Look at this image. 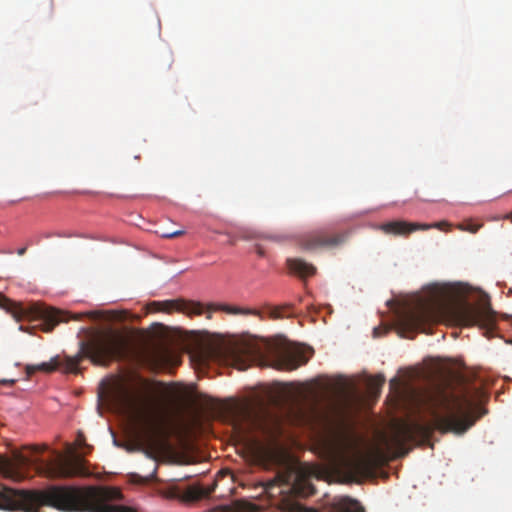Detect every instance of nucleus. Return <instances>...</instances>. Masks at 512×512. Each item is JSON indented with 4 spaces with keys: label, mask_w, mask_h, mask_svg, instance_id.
Returning a JSON list of instances; mask_svg holds the SVG:
<instances>
[{
    "label": "nucleus",
    "mask_w": 512,
    "mask_h": 512,
    "mask_svg": "<svg viewBox=\"0 0 512 512\" xmlns=\"http://www.w3.org/2000/svg\"><path fill=\"white\" fill-rule=\"evenodd\" d=\"M449 323L460 326H475L487 332L495 325L494 312L489 304L474 306L455 303L443 295L419 301L414 307L401 311L396 320L402 336L417 331L426 332L425 327L433 323Z\"/></svg>",
    "instance_id": "2"
},
{
    "label": "nucleus",
    "mask_w": 512,
    "mask_h": 512,
    "mask_svg": "<svg viewBox=\"0 0 512 512\" xmlns=\"http://www.w3.org/2000/svg\"><path fill=\"white\" fill-rule=\"evenodd\" d=\"M479 394L478 389L465 390L461 394L443 388L428 392L423 397V403L431 421L397 424L390 440L385 439L386 445L393 447L398 456H405L408 453L406 444L414 441L417 436L428 437L435 430L442 433H465L486 413V410L477 405Z\"/></svg>",
    "instance_id": "1"
},
{
    "label": "nucleus",
    "mask_w": 512,
    "mask_h": 512,
    "mask_svg": "<svg viewBox=\"0 0 512 512\" xmlns=\"http://www.w3.org/2000/svg\"><path fill=\"white\" fill-rule=\"evenodd\" d=\"M283 315H282V308H273L271 311H270V318L272 319H279V318H282Z\"/></svg>",
    "instance_id": "24"
},
{
    "label": "nucleus",
    "mask_w": 512,
    "mask_h": 512,
    "mask_svg": "<svg viewBox=\"0 0 512 512\" xmlns=\"http://www.w3.org/2000/svg\"><path fill=\"white\" fill-rule=\"evenodd\" d=\"M183 234H184L183 230H176V231L169 232V233H163L162 237H164V238H174V237L181 236Z\"/></svg>",
    "instance_id": "25"
},
{
    "label": "nucleus",
    "mask_w": 512,
    "mask_h": 512,
    "mask_svg": "<svg viewBox=\"0 0 512 512\" xmlns=\"http://www.w3.org/2000/svg\"><path fill=\"white\" fill-rule=\"evenodd\" d=\"M253 422L254 425L258 426L267 441L272 444H274L282 434L281 424L277 419L257 417Z\"/></svg>",
    "instance_id": "13"
},
{
    "label": "nucleus",
    "mask_w": 512,
    "mask_h": 512,
    "mask_svg": "<svg viewBox=\"0 0 512 512\" xmlns=\"http://www.w3.org/2000/svg\"><path fill=\"white\" fill-rule=\"evenodd\" d=\"M385 383V378L382 375L375 376L371 378L368 382V388L372 394H379L381 387Z\"/></svg>",
    "instance_id": "22"
},
{
    "label": "nucleus",
    "mask_w": 512,
    "mask_h": 512,
    "mask_svg": "<svg viewBox=\"0 0 512 512\" xmlns=\"http://www.w3.org/2000/svg\"><path fill=\"white\" fill-rule=\"evenodd\" d=\"M287 267L289 270L298 275L300 278L313 276L316 273V267L299 258L287 259Z\"/></svg>",
    "instance_id": "15"
},
{
    "label": "nucleus",
    "mask_w": 512,
    "mask_h": 512,
    "mask_svg": "<svg viewBox=\"0 0 512 512\" xmlns=\"http://www.w3.org/2000/svg\"><path fill=\"white\" fill-rule=\"evenodd\" d=\"M435 225L429 224H418V223H410L407 221H390L383 223L379 226V229L385 234L391 235H408L418 229L427 230Z\"/></svg>",
    "instance_id": "12"
},
{
    "label": "nucleus",
    "mask_w": 512,
    "mask_h": 512,
    "mask_svg": "<svg viewBox=\"0 0 512 512\" xmlns=\"http://www.w3.org/2000/svg\"><path fill=\"white\" fill-rule=\"evenodd\" d=\"M504 218H505V219H509V220L512 222V212H511V213L506 214Z\"/></svg>",
    "instance_id": "30"
},
{
    "label": "nucleus",
    "mask_w": 512,
    "mask_h": 512,
    "mask_svg": "<svg viewBox=\"0 0 512 512\" xmlns=\"http://www.w3.org/2000/svg\"><path fill=\"white\" fill-rule=\"evenodd\" d=\"M131 351V339L118 331L108 330L95 335L86 348L91 360L104 365L113 359H127Z\"/></svg>",
    "instance_id": "7"
},
{
    "label": "nucleus",
    "mask_w": 512,
    "mask_h": 512,
    "mask_svg": "<svg viewBox=\"0 0 512 512\" xmlns=\"http://www.w3.org/2000/svg\"><path fill=\"white\" fill-rule=\"evenodd\" d=\"M387 332V329L386 328H382V327H375L373 329V336L374 337H379L383 334H385Z\"/></svg>",
    "instance_id": "26"
},
{
    "label": "nucleus",
    "mask_w": 512,
    "mask_h": 512,
    "mask_svg": "<svg viewBox=\"0 0 512 512\" xmlns=\"http://www.w3.org/2000/svg\"><path fill=\"white\" fill-rule=\"evenodd\" d=\"M142 391L123 392L119 397V402L127 410L133 421L139 438L148 450H153L161 446L165 432L161 416L151 407L152 386L149 381L142 379Z\"/></svg>",
    "instance_id": "5"
},
{
    "label": "nucleus",
    "mask_w": 512,
    "mask_h": 512,
    "mask_svg": "<svg viewBox=\"0 0 512 512\" xmlns=\"http://www.w3.org/2000/svg\"><path fill=\"white\" fill-rule=\"evenodd\" d=\"M46 449H47V446H45V445L41 446V447L40 446H33L31 448L32 452H34V453H41V452L45 451Z\"/></svg>",
    "instance_id": "27"
},
{
    "label": "nucleus",
    "mask_w": 512,
    "mask_h": 512,
    "mask_svg": "<svg viewBox=\"0 0 512 512\" xmlns=\"http://www.w3.org/2000/svg\"><path fill=\"white\" fill-rule=\"evenodd\" d=\"M42 506L64 512H93V486H50L43 490L0 487V509L39 512Z\"/></svg>",
    "instance_id": "3"
},
{
    "label": "nucleus",
    "mask_w": 512,
    "mask_h": 512,
    "mask_svg": "<svg viewBox=\"0 0 512 512\" xmlns=\"http://www.w3.org/2000/svg\"><path fill=\"white\" fill-rule=\"evenodd\" d=\"M0 307L11 312L16 319H19L23 314L22 308L19 307V305L16 302L10 300L2 293H0Z\"/></svg>",
    "instance_id": "19"
},
{
    "label": "nucleus",
    "mask_w": 512,
    "mask_h": 512,
    "mask_svg": "<svg viewBox=\"0 0 512 512\" xmlns=\"http://www.w3.org/2000/svg\"><path fill=\"white\" fill-rule=\"evenodd\" d=\"M213 487H202V486H189L183 493V498L186 501L194 502L208 497L212 492Z\"/></svg>",
    "instance_id": "17"
},
{
    "label": "nucleus",
    "mask_w": 512,
    "mask_h": 512,
    "mask_svg": "<svg viewBox=\"0 0 512 512\" xmlns=\"http://www.w3.org/2000/svg\"><path fill=\"white\" fill-rule=\"evenodd\" d=\"M26 251H27V248H26V247H22V248H19V249L17 250V254H18L19 256H23V255L26 253Z\"/></svg>",
    "instance_id": "28"
},
{
    "label": "nucleus",
    "mask_w": 512,
    "mask_h": 512,
    "mask_svg": "<svg viewBox=\"0 0 512 512\" xmlns=\"http://www.w3.org/2000/svg\"><path fill=\"white\" fill-rule=\"evenodd\" d=\"M399 384V381L397 378H394L390 381V386H397Z\"/></svg>",
    "instance_id": "29"
},
{
    "label": "nucleus",
    "mask_w": 512,
    "mask_h": 512,
    "mask_svg": "<svg viewBox=\"0 0 512 512\" xmlns=\"http://www.w3.org/2000/svg\"><path fill=\"white\" fill-rule=\"evenodd\" d=\"M270 365L276 369L294 370L308 362L305 350L293 343L272 346L268 350Z\"/></svg>",
    "instance_id": "8"
},
{
    "label": "nucleus",
    "mask_w": 512,
    "mask_h": 512,
    "mask_svg": "<svg viewBox=\"0 0 512 512\" xmlns=\"http://www.w3.org/2000/svg\"><path fill=\"white\" fill-rule=\"evenodd\" d=\"M212 310H221L228 314L254 315V316L261 317V313L258 310L249 309V308H240V307L230 306V305H225V304L210 305L208 307V312H211ZM207 317L211 318V314L208 313Z\"/></svg>",
    "instance_id": "16"
},
{
    "label": "nucleus",
    "mask_w": 512,
    "mask_h": 512,
    "mask_svg": "<svg viewBox=\"0 0 512 512\" xmlns=\"http://www.w3.org/2000/svg\"><path fill=\"white\" fill-rule=\"evenodd\" d=\"M41 329L44 332H51L60 322L67 321L65 314L56 309L44 308L39 312Z\"/></svg>",
    "instance_id": "14"
},
{
    "label": "nucleus",
    "mask_w": 512,
    "mask_h": 512,
    "mask_svg": "<svg viewBox=\"0 0 512 512\" xmlns=\"http://www.w3.org/2000/svg\"><path fill=\"white\" fill-rule=\"evenodd\" d=\"M380 456L381 451L377 448L369 453L355 455L348 465L355 473L367 474L381 464L377 462Z\"/></svg>",
    "instance_id": "11"
},
{
    "label": "nucleus",
    "mask_w": 512,
    "mask_h": 512,
    "mask_svg": "<svg viewBox=\"0 0 512 512\" xmlns=\"http://www.w3.org/2000/svg\"><path fill=\"white\" fill-rule=\"evenodd\" d=\"M57 367H58V363L56 361H52V362H43V363L37 364V365H27L25 370H26L27 375L31 376L32 374H34L37 371L50 373V372L56 370Z\"/></svg>",
    "instance_id": "20"
},
{
    "label": "nucleus",
    "mask_w": 512,
    "mask_h": 512,
    "mask_svg": "<svg viewBox=\"0 0 512 512\" xmlns=\"http://www.w3.org/2000/svg\"><path fill=\"white\" fill-rule=\"evenodd\" d=\"M348 232H338L330 234L326 230L320 229L303 234L299 240V246L306 251H315L323 248H335L346 242Z\"/></svg>",
    "instance_id": "9"
},
{
    "label": "nucleus",
    "mask_w": 512,
    "mask_h": 512,
    "mask_svg": "<svg viewBox=\"0 0 512 512\" xmlns=\"http://www.w3.org/2000/svg\"><path fill=\"white\" fill-rule=\"evenodd\" d=\"M151 306L157 311L171 313L173 311L184 313L188 316L201 315L204 312L203 305L199 302L184 299L154 301Z\"/></svg>",
    "instance_id": "10"
},
{
    "label": "nucleus",
    "mask_w": 512,
    "mask_h": 512,
    "mask_svg": "<svg viewBox=\"0 0 512 512\" xmlns=\"http://www.w3.org/2000/svg\"><path fill=\"white\" fill-rule=\"evenodd\" d=\"M227 411L234 417L250 418V411L246 404L232 403L227 407Z\"/></svg>",
    "instance_id": "21"
},
{
    "label": "nucleus",
    "mask_w": 512,
    "mask_h": 512,
    "mask_svg": "<svg viewBox=\"0 0 512 512\" xmlns=\"http://www.w3.org/2000/svg\"><path fill=\"white\" fill-rule=\"evenodd\" d=\"M481 225L479 224H473L471 222L467 224H461L459 225V228L464 231H468L470 233H476L480 229Z\"/></svg>",
    "instance_id": "23"
},
{
    "label": "nucleus",
    "mask_w": 512,
    "mask_h": 512,
    "mask_svg": "<svg viewBox=\"0 0 512 512\" xmlns=\"http://www.w3.org/2000/svg\"><path fill=\"white\" fill-rule=\"evenodd\" d=\"M51 460L35 459L16 452L13 458L0 456V473L14 481L23 479L22 469L29 465H37L40 473L48 478L89 477L91 473L86 468V461L79 456L67 457L54 452Z\"/></svg>",
    "instance_id": "6"
},
{
    "label": "nucleus",
    "mask_w": 512,
    "mask_h": 512,
    "mask_svg": "<svg viewBox=\"0 0 512 512\" xmlns=\"http://www.w3.org/2000/svg\"><path fill=\"white\" fill-rule=\"evenodd\" d=\"M256 505L245 501L237 500L231 506L225 507L222 512H256Z\"/></svg>",
    "instance_id": "18"
},
{
    "label": "nucleus",
    "mask_w": 512,
    "mask_h": 512,
    "mask_svg": "<svg viewBox=\"0 0 512 512\" xmlns=\"http://www.w3.org/2000/svg\"><path fill=\"white\" fill-rule=\"evenodd\" d=\"M258 253H259V255H261V256L263 255V252H262L260 249L258 250Z\"/></svg>",
    "instance_id": "31"
},
{
    "label": "nucleus",
    "mask_w": 512,
    "mask_h": 512,
    "mask_svg": "<svg viewBox=\"0 0 512 512\" xmlns=\"http://www.w3.org/2000/svg\"><path fill=\"white\" fill-rule=\"evenodd\" d=\"M309 471L301 466L289 465L277 473L275 478L267 482L266 492L274 497L283 495L279 501V509L283 512H365L363 506L354 499L342 497L335 500L323 511L307 508L299 503L297 497H308L315 493V488L309 479Z\"/></svg>",
    "instance_id": "4"
}]
</instances>
